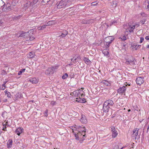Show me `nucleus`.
<instances>
[{"label":"nucleus","instance_id":"e2e57ef3","mask_svg":"<svg viewBox=\"0 0 149 149\" xmlns=\"http://www.w3.org/2000/svg\"><path fill=\"white\" fill-rule=\"evenodd\" d=\"M5 88L3 87L2 86L1 88L0 89H2V90H4L5 89Z\"/></svg>","mask_w":149,"mask_h":149},{"label":"nucleus","instance_id":"aec40b11","mask_svg":"<svg viewBox=\"0 0 149 149\" xmlns=\"http://www.w3.org/2000/svg\"><path fill=\"white\" fill-rule=\"evenodd\" d=\"M79 100H76V101L78 102H79L80 103H85L86 101L85 99L84 98H83L82 99H81L80 97L79 98Z\"/></svg>","mask_w":149,"mask_h":149},{"label":"nucleus","instance_id":"c03bdc74","mask_svg":"<svg viewBox=\"0 0 149 149\" xmlns=\"http://www.w3.org/2000/svg\"><path fill=\"white\" fill-rule=\"evenodd\" d=\"M111 128V131L112 132H115L116 131L115 127H113Z\"/></svg>","mask_w":149,"mask_h":149},{"label":"nucleus","instance_id":"c756f323","mask_svg":"<svg viewBox=\"0 0 149 149\" xmlns=\"http://www.w3.org/2000/svg\"><path fill=\"white\" fill-rule=\"evenodd\" d=\"M28 37L29 38V40H32L35 39V38L33 35H29Z\"/></svg>","mask_w":149,"mask_h":149},{"label":"nucleus","instance_id":"423d86ee","mask_svg":"<svg viewBox=\"0 0 149 149\" xmlns=\"http://www.w3.org/2000/svg\"><path fill=\"white\" fill-rule=\"evenodd\" d=\"M135 58L133 57H132L131 59L127 60L125 62V63L127 65H131L134 66L135 65Z\"/></svg>","mask_w":149,"mask_h":149},{"label":"nucleus","instance_id":"20e7f679","mask_svg":"<svg viewBox=\"0 0 149 149\" xmlns=\"http://www.w3.org/2000/svg\"><path fill=\"white\" fill-rule=\"evenodd\" d=\"M114 40V38L112 36L107 37L105 38L104 39V44L107 46L106 48L109 47L110 44L112 43Z\"/></svg>","mask_w":149,"mask_h":149},{"label":"nucleus","instance_id":"4468645a","mask_svg":"<svg viewBox=\"0 0 149 149\" xmlns=\"http://www.w3.org/2000/svg\"><path fill=\"white\" fill-rule=\"evenodd\" d=\"M7 8L8 10V11L13 10L14 8L13 5H10L9 4L6 5Z\"/></svg>","mask_w":149,"mask_h":149},{"label":"nucleus","instance_id":"0eeeda50","mask_svg":"<svg viewBox=\"0 0 149 149\" xmlns=\"http://www.w3.org/2000/svg\"><path fill=\"white\" fill-rule=\"evenodd\" d=\"M19 34L20 35L19 36V37L26 38H28V36L29 35V31L24 32L23 31H21Z\"/></svg>","mask_w":149,"mask_h":149},{"label":"nucleus","instance_id":"052dcab7","mask_svg":"<svg viewBox=\"0 0 149 149\" xmlns=\"http://www.w3.org/2000/svg\"><path fill=\"white\" fill-rule=\"evenodd\" d=\"M76 58H80V57L79 56H77L76 57Z\"/></svg>","mask_w":149,"mask_h":149},{"label":"nucleus","instance_id":"9b49d317","mask_svg":"<svg viewBox=\"0 0 149 149\" xmlns=\"http://www.w3.org/2000/svg\"><path fill=\"white\" fill-rule=\"evenodd\" d=\"M82 92H84L82 90L80 89L78 91H74L73 92V93L75 96H79L80 97V94Z\"/></svg>","mask_w":149,"mask_h":149},{"label":"nucleus","instance_id":"69168bd1","mask_svg":"<svg viewBox=\"0 0 149 149\" xmlns=\"http://www.w3.org/2000/svg\"><path fill=\"white\" fill-rule=\"evenodd\" d=\"M82 128V127L81 126H79V127H78V128Z\"/></svg>","mask_w":149,"mask_h":149},{"label":"nucleus","instance_id":"6ab92c4d","mask_svg":"<svg viewBox=\"0 0 149 149\" xmlns=\"http://www.w3.org/2000/svg\"><path fill=\"white\" fill-rule=\"evenodd\" d=\"M0 1H1L2 3H4V4L3 5V8H2L3 11H8V10L6 6V7L5 6V3L3 2L2 1V0H0Z\"/></svg>","mask_w":149,"mask_h":149},{"label":"nucleus","instance_id":"c85d7f7f","mask_svg":"<svg viewBox=\"0 0 149 149\" xmlns=\"http://www.w3.org/2000/svg\"><path fill=\"white\" fill-rule=\"evenodd\" d=\"M25 70L26 69H25V68L22 69L21 70H20V71H19L18 72V75H20L23 72H24V71H25Z\"/></svg>","mask_w":149,"mask_h":149},{"label":"nucleus","instance_id":"72a5a7b5","mask_svg":"<svg viewBox=\"0 0 149 149\" xmlns=\"http://www.w3.org/2000/svg\"><path fill=\"white\" fill-rule=\"evenodd\" d=\"M117 22L115 21H112L110 22V26H111L112 25L114 24L115 25L116 24Z\"/></svg>","mask_w":149,"mask_h":149},{"label":"nucleus","instance_id":"5fc2aeb1","mask_svg":"<svg viewBox=\"0 0 149 149\" xmlns=\"http://www.w3.org/2000/svg\"><path fill=\"white\" fill-rule=\"evenodd\" d=\"M5 84L6 83H4L2 84V86L4 88H6Z\"/></svg>","mask_w":149,"mask_h":149},{"label":"nucleus","instance_id":"ea45409f","mask_svg":"<svg viewBox=\"0 0 149 149\" xmlns=\"http://www.w3.org/2000/svg\"><path fill=\"white\" fill-rule=\"evenodd\" d=\"M48 111L47 110H46L45 111L44 115L46 117H47L48 116Z\"/></svg>","mask_w":149,"mask_h":149},{"label":"nucleus","instance_id":"a19ab883","mask_svg":"<svg viewBox=\"0 0 149 149\" xmlns=\"http://www.w3.org/2000/svg\"><path fill=\"white\" fill-rule=\"evenodd\" d=\"M1 74L2 75H4L6 74V71L5 70H2V71Z\"/></svg>","mask_w":149,"mask_h":149},{"label":"nucleus","instance_id":"79ce46f5","mask_svg":"<svg viewBox=\"0 0 149 149\" xmlns=\"http://www.w3.org/2000/svg\"><path fill=\"white\" fill-rule=\"evenodd\" d=\"M144 40V38L142 37H141L140 38V43H141L143 42V41Z\"/></svg>","mask_w":149,"mask_h":149},{"label":"nucleus","instance_id":"680f3d73","mask_svg":"<svg viewBox=\"0 0 149 149\" xmlns=\"http://www.w3.org/2000/svg\"><path fill=\"white\" fill-rule=\"evenodd\" d=\"M64 36V34H63V33H62L61 34V36H60L61 37H63V36Z\"/></svg>","mask_w":149,"mask_h":149},{"label":"nucleus","instance_id":"49530a36","mask_svg":"<svg viewBox=\"0 0 149 149\" xmlns=\"http://www.w3.org/2000/svg\"><path fill=\"white\" fill-rule=\"evenodd\" d=\"M3 23V20L0 18V26H1Z\"/></svg>","mask_w":149,"mask_h":149},{"label":"nucleus","instance_id":"bb28decb","mask_svg":"<svg viewBox=\"0 0 149 149\" xmlns=\"http://www.w3.org/2000/svg\"><path fill=\"white\" fill-rule=\"evenodd\" d=\"M68 77V75L67 73L64 74L62 76V78L64 79H66Z\"/></svg>","mask_w":149,"mask_h":149},{"label":"nucleus","instance_id":"09e8293b","mask_svg":"<svg viewBox=\"0 0 149 149\" xmlns=\"http://www.w3.org/2000/svg\"><path fill=\"white\" fill-rule=\"evenodd\" d=\"M29 4L30 5L29 2H27V3H26L25 4V6L26 7H28L29 6V5H28Z\"/></svg>","mask_w":149,"mask_h":149},{"label":"nucleus","instance_id":"b1692460","mask_svg":"<svg viewBox=\"0 0 149 149\" xmlns=\"http://www.w3.org/2000/svg\"><path fill=\"white\" fill-rule=\"evenodd\" d=\"M5 93L6 95H7V97H10L11 96V95L10 93L7 90L5 91Z\"/></svg>","mask_w":149,"mask_h":149},{"label":"nucleus","instance_id":"4c0bfd02","mask_svg":"<svg viewBox=\"0 0 149 149\" xmlns=\"http://www.w3.org/2000/svg\"><path fill=\"white\" fill-rule=\"evenodd\" d=\"M82 129L81 130V131L83 132H86V129L85 127H83Z\"/></svg>","mask_w":149,"mask_h":149},{"label":"nucleus","instance_id":"a878e982","mask_svg":"<svg viewBox=\"0 0 149 149\" xmlns=\"http://www.w3.org/2000/svg\"><path fill=\"white\" fill-rule=\"evenodd\" d=\"M112 137L113 138H115L118 134V133L117 132V131H115V132H112Z\"/></svg>","mask_w":149,"mask_h":149},{"label":"nucleus","instance_id":"0e129e2a","mask_svg":"<svg viewBox=\"0 0 149 149\" xmlns=\"http://www.w3.org/2000/svg\"><path fill=\"white\" fill-rule=\"evenodd\" d=\"M147 8L149 10V3L148 5L147 6Z\"/></svg>","mask_w":149,"mask_h":149},{"label":"nucleus","instance_id":"9d476101","mask_svg":"<svg viewBox=\"0 0 149 149\" xmlns=\"http://www.w3.org/2000/svg\"><path fill=\"white\" fill-rule=\"evenodd\" d=\"M80 121L83 124H86L87 122L86 117L84 115H82L81 118L80 119Z\"/></svg>","mask_w":149,"mask_h":149},{"label":"nucleus","instance_id":"5701e85b","mask_svg":"<svg viewBox=\"0 0 149 149\" xmlns=\"http://www.w3.org/2000/svg\"><path fill=\"white\" fill-rule=\"evenodd\" d=\"M135 26L133 25L132 26H130L129 28H130V30H129V31L130 32H133V30L135 28Z\"/></svg>","mask_w":149,"mask_h":149},{"label":"nucleus","instance_id":"f704fd0d","mask_svg":"<svg viewBox=\"0 0 149 149\" xmlns=\"http://www.w3.org/2000/svg\"><path fill=\"white\" fill-rule=\"evenodd\" d=\"M113 5L115 7L117 5V1H113Z\"/></svg>","mask_w":149,"mask_h":149},{"label":"nucleus","instance_id":"4d7b16f0","mask_svg":"<svg viewBox=\"0 0 149 149\" xmlns=\"http://www.w3.org/2000/svg\"><path fill=\"white\" fill-rule=\"evenodd\" d=\"M84 95L83 94V93H81L80 94V96H81V97L84 96Z\"/></svg>","mask_w":149,"mask_h":149},{"label":"nucleus","instance_id":"864d4df0","mask_svg":"<svg viewBox=\"0 0 149 149\" xmlns=\"http://www.w3.org/2000/svg\"><path fill=\"white\" fill-rule=\"evenodd\" d=\"M117 148V149H118V148H119V146H118V145H115V147H114V148Z\"/></svg>","mask_w":149,"mask_h":149},{"label":"nucleus","instance_id":"603ef678","mask_svg":"<svg viewBox=\"0 0 149 149\" xmlns=\"http://www.w3.org/2000/svg\"><path fill=\"white\" fill-rule=\"evenodd\" d=\"M146 15V14L144 13H143L141 14L142 16L143 17L145 16Z\"/></svg>","mask_w":149,"mask_h":149},{"label":"nucleus","instance_id":"338daca9","mask_svg":"<svg viewBox=\"0 0 149 149\" xmlns=\"http://www.w3.org/2000/svg\"><path fill=\"white\" fill-rule=\"evenodd\" d=\"M143 120H140L139 121L140 122V123H141L143 121Z\"/></svg>","mask_w":149,"mask_h":149},{"label":"nucleus","instance_id":"1a4fd4ad","mask_svg":"<svg viewBox=\"0 0 149 149\" xmlns=\"http://www.w3.org/2000/svg\"><path fill=\"white\" fill-rule=\"evenodd\" d=\"M136 82L137 84L141 85L144 82L143 78L141 77L137 78L136 80Z\"/></svg>","mask_w":149,"mask_h":149},{"label":"nucleus","instance_id":"393cba45","mask_svg":"<svg viewBox=\"0 0 149 149\" xmlns=\"http://www.w3.org/2000/svg\"><path fill=\"white\" fill-rule=\"evenodd\" d=\"M38 0H33L32 2H29V4L30 5H33V4H35L38 1Z\"/></svg>","mask_w":149,"mask_h":149},{"label":"nucleus","instance_id":"6e6552de","mask_svg":"<svg viewBox=\"0 0 149 149\" xmlns=\"http://www.w3.org/2000/svg\"><path fill=\"white\" fill-rule=\"evenodd\" d=\"M126 86H127V85H125V86L120 87L117 90L118 93L121 94L124 93L126 89Z\"/></svg>","mask_w":149,"mask_h":149},{"label":"nucleus","instance_id":"a211bd4d","mask_svg":"<svg viewBox=\"0 0 149 149\" xmlns=\"http://www.w3.org/2000/svg\"><path fill=\"white\" fill-rule=\"evenodd\" d=\"M84 60L85 61V63L87 64H89L91 63V61L89 59L86 57L84 58Z\"/></svg>","mask_w":149,"mask_h":149},{"label":"nucleus","instance_id":"ddd939ff","mask_svg":"<svg viewBox=\"0 0 149 149\" xmlns=\"http://www.w3.org/2000/svg\"><path fill=\"white\" fill-rule=\"evenodd\" d=\"M13 141L11 139H9L7 143V147L8 148H10L11 147L12 145Z\"/></svg>","mask_w":149,"mask_h":149},{"label":"nucleus","instance_id":"39448f33","mask_svg":"<svg viewBox=\"0 0 149 149\" xmlns=\"http://www.w3.org/2000/svg\"><path fill=\"white\" fill-rule=\"evenodd\" d=\"M139 130V129L137 128L134 129L133 130V133L132 134V136L133 137H134V138L135 139H136L138 137L139 138V136H138Z\"/></svg>","mask_w":149,"mask_h":149},{"label":"nucleus","instance_id":"774afa93","mask_svg":"<svg viewBox=\"0 0 149 149\" xmlns=\"http://www.w3.org/2000/svg\"><path fill=\"white\" fill-rule=\"evenodd\" d=\"M73 64L72 63H70V64H69V65H72Z\"/></svg>","mask_w":149,"mask_h":149},{"label":"nucleus","instance_id":"3c124183","mask_svg":"<svg viewBox=\"0 0 149 149\" xmlns=\"http://www.w3.org/2000/svg\"><path fill=\"white\" fill-rule=\"evenodd\" d=\"M145 39L147 40H149V35L146 36L145 38Z\"/></svg>","mask_w":149,"mask_h":149},{"label":"nucleus","instance_id":"7ed1b4c3","mask_svg":"<svg viewBox=\"0 0 149 149\" xmlns=\"http://www.w3.org/2000/svg\"><path fill=\"white\" fill-rule=\"evenodd\" d=\"M67 0H62L58 3H57V7L58 8H61L65 7H68V4L67 3Z\"/></svg>","mask_w":149,"mask_h":149},{"label":"nucleus","instance_id":"13d9d810","mask_svg":"<svg viewBox=\"0 0 149 149\" xmlns=\"http://www.w3.org/2000/svg\"><path fill=\"white\" fill-rule=\"evenodd\" d=\"M41 68H42V69H44L46 68V67L44 65L43 66H42Z\"/></svg>","mask_w":149,"mask_h":149},{"label":"nucleus","instance_id":"473e14b6","mask_svg":"<svg viewBox=\"0 0 149 149\" xmlns=\"http://www.w3.org/2000/svg\"><path fill=\"white\" fill-rule=\"evenodd\" d=\"M102 83L104 84L105 85L107 86L108 85L109 83L106 80L102 81Z\"/></svg>","mask_w":149,"mask_h":149},{"label":"nucleus","instance_id":"a18cd8bd","mask_svg":"<svg viewBox=\"0 0 149 149\" xmlns=\"http://www.w3.org/2000/svg\"><path fill=\"white\" fill-rule=\"evenodd\" d=\"M74 58H75L74 59L73 58H72L71 59V61L73 62H74V61H76L77 59V58H76L75 56L73 57Z\"/></svg>","mask_w":149,"mask_h":149},{"label":"nucleus","instance_id":"e433bc0d","mask_svg":"<svg viewBox=\"0 0 149 149\" xmlns=\"http://www.w3.org/2000/svg\"><path fill=\"white\" fill-rule=\"evenodd\" d=\"M78 135H77V134L75 135V136L76 137V139L77 140H79V138L78 137V135L80 134V133L79 132L78 133Z\"/></svg>","mask_w":149,"mask_h":149},{"label":"nucleus","instance_id":"f257e3e1","mask_svg":"<svg viewBox=\"0 0 149 149\" xmlns=\"http://www.w3.org/2000/svg\"><path fill=\"white\" fill-rule=\"evenodd\" d=\"M114 103L113 101L111 100H106L104 103L103 105V109L104 111L105 112H108L109 109L111 108Z\"/></svg>","mask_w":149,"mask_h":149},{"label":"nucleus","instance_id":"6e6d98bb","mask_svg":"<svg viewBox=\"0 0 149 149\" xmlns=\"http://www.w3.org/2000/svg\"><path fill=\"white\" fill-rule=\"evenodd\" d=\"M55 103H56V102H54V101H52L51 102V104H55Z\"/></svg>","mask_w":149,"mask_h":149},{"label":"nucleus","instance_id":"2f4dec72","mask_svg":"<svg viewBox=\"0 0 149 149\" xmlns=\"http://www.w3.org/2000/svg\"><path fill=\"white\" fill-rule=\"evenodd\" d=\"M62 33L64 34V36H63V37H65L66 35H67L68 33V32L66 31H63Z\"/></svg>","mask_w":149,"mask_h":149},{"label":"nucleus","instance_id":"58836bf2","mask_svg":"<svg viewBox=\"0 0 149 149\" xmlns=\"http://www.w3.org/2000/svg\"><path fill=\"white\" fill-rule=\"evenodd\" d=\"M92 21V20L91 19L86 20V23L87 24H89Z\"/></svg>","mask_w":149,"mask_h":149},{"label":"nucleus","instance_id":"cd10ccee","mask_svg":"<svg viewBox=\"0 0 149 149\" xmlns=\"http://www.w3.org/2000/svg\"><path fill=\"white\" fill-rule=\"evenodd\" d=\"M75 0H67V3L68 4V6L72 4V2H74Z\"/></svg>","mask_w":149,"mask_h":149},{"label":"nucleus","instance_id":"f3484780","mask_svg":"<svg viewBox=\"0 0 149 149\" xmlns=\"http://www.w3.org/2000/svg\"><path fill=\"white\" fill-rule=\"evenodd\" d=\"M35 56V55L34 52H31L29 53V56H28V57L30 58H32L34 57Z\"/></svg>","mask_w":149,"mask_h":149},{"label":"nucleus","instance_id":"de8ad7c7","mask_svg":"<svg viewBox=\"0 0 149 149\" xmlns=\"http://www.w3.org/2000/svg\"><path fill=\"white\" fill-rule=\"evenodd\" d=\"M97 4V3H96V2H93L91 3L92 6H95Z\"/></svg>","mask_w":149,"mask_h":149},{"label":"nucleus","instance_id":"7c9ffc66","mask_svg":"<svg viewBox=\"0 0 149 149\" xmlns=\"http://www.w3.org/2000/svg\"><path fill=\"white\" fill-rule=\"evenodd\" d=\"M8 123V122H6V123L4 124V123H3V130H4V131H6V129H6V125H7V123Z\"/></svg>","mask_w":149,"mask_h":149},{"label":"nucleus","instance_id":"f03ea898","mask_svg":"<svg viewBox=\"0 0 149 149\" xmlns=\"http://www.w3.org/2000/svg\"><path fill=\"white\" fill-rule=\"evenodd\" d=\"M58 66H52L49 68L45 71V74L47 75L52 74L55 72V69L58 68Z\"/></svg>","mask_w":149,"mask_h":149},{"label":"nucleus","instance_id":"4be33fe9","mask_svg":"<svg viewBox=\"0 0 149 149\" xmlns=\"http://www.w3.org/2000/svg\"><path fill=\"white\" fill-rule=\"evenodd\" d=\"M47 25H44L42 26H40L38 27V29L39 30H41L45 29Z\"/></svg>","mask_w":149,"mask_h":149},{"label":"nucleus","instance_id":"bf43d9fd","mask_svg":"<svg viewBox=\"0 0 149 149\" xmlns=\"http://www.w3.org/2000/svg\"><path fill=\"white\" fill-rule=\"evenodd\" d=\"M83 24H87L86 23V20H84V21H83Z\"/></svg>","mask_w":149,"mask_h":149},{"label":"nucleus","instance_id":"2eb2a0df","mask_svg":"<svg viewBox=\"0 0 149 149\" xmlns=\"http://www.w3.org/2000/svg\"><path fill=\"white\" fill-rule=\"evenodd\" d=\"M104 55L106 56L107 57H109V52L107 49H104L102 51Z\"/></svg>","mask_w":149,"mask_h":149},{"label":"nucleus","instance_id":"412c9836","mask_svg":"<svg viewBox=\"0 0 149 149\" xmlns=\"http://www.w3.org/2000/svg\"><path fill=\"white\" fill-rule=\"evenodd\" d=\"M29 81L33 84H36L37 83V81L36 78H33L32 79H30Z\"/></svg>","mask_w":149,"mask_h":149},{"label":"nucleus","instance_id":"8fccbe9b","mask_svg":"<svg viewBox=\"0 0 149 149\" xmlns=\"http://www.w3.org/2000/svg\"><path fill=\"white\" fill-rule=\"evenodd\" d=\"M145 22V20H143L141 22V23H142V24H144Z\"/></svg>","mask_w":149,"mask_h":149},{"label":"nucleus","instance_id":"c9c22d12","mask_svg":"<svg viewBox=\"0 0 149 149\" xmlns=\"http://www.w3.org/2000/svg\"><path fill=\"white\" fill-rule=\"evenodd\" d=\"M121 40L123 41H124L126 40V37L125 36H123L122 38L120 37V38Z\"/></svg>","mask_w":149,"mask_h":149},{"label":"nucleus","instance_id":"f8f14e48","mask_svg":"<svg viewBox=\"0 0 149 149\" xmlns=\"http://www.w3.org/2000/svg\"><path fill=\"white\" fill-rule=\"evenodd\" d=\"M23 130L22 127H19L16 129L15 132L17 135L19 136L22 133Z\"/></svg>","mask_w":149,"mask_h":149},{"label":"nucleus","instance_id":"37998d69","mask_svg":"<svg viewBox=\"0 0 149 149\" xmlns=\"http://www.w3.org/2000/svg\"><path fill=\"white\" fill-rule=\"evenodd\" d=\"M74 76V73L73 72H72L70 73V76L71 78H73Z\"/></svg>","mask_w":149,"mask_h":149},{"label":"nucleus","instance_id":"dca6fc26","mask_svg":"<svg viewBox=\"0 0 149 149\" xmlns=\"http://www.w3.org/2000/svg\"><path fill=\"white\" fill-rule=\"evenodd\" d=\"M141 47V45H134L133 44L131 45V47L133 48H133H134L136 50L139 49Z\"/></svg>","mask_w":149,"mask_h":149}]
</instances>
